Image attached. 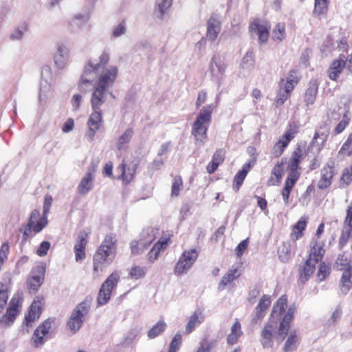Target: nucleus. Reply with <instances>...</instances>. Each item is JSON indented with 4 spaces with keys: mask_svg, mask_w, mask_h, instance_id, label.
<instances>
[{
    "mask_svg": "<svg viewBox=\"0 0 352 352\" xmlns=\"http://www.w3.org/2000/svg\"><path fill=\"white\" fill-rule=\"evenodd\" d=\"M117 246L116 235L115 234H106L93 256L92 275L94 278H99L105 267L114 261L117 253Z\"/></svg>",
    "mask_w": 352,
    "mask_h": 352,
    "instance_id": "1",
    "label": "nucleus"
},
{
    "mask_svg": "<svg viewBox=\"0 0 352 352\" xmlns=\"http://www.w3.org/2000/svg\"><path fill=\"white\" fill-rule=\"evenodd\" d=\"M47 217H41L38 210H32L28 223L23 224L20 229V232L23 233L22 243H26L30 238L41 232L47 226Z\"/></svg>",
    "mask_w": 352,
    "mask_h": 352,
    "instance_id": "2",
    "label": "nucleus"
},
{
    "mask_svg": "<svg viewBox=\"0 0 352 352\" xmlns=\"http://www.w3.org/2000/svg\"><path fill=\"white\" fill-rule=\"evenodd\" d=\"M213 110V104L204 107L194 122L192 134L197 141H200L203 143L207 138L208 126L205 124H209L211 122Z\"/></svg>",
    "mask_w": 352,
    "mask_h": 352,
    "instance_id": "3",
    "label": "nucleus"
},
{
    "mask_svg": "<svg viewBox=\"0 0 352 352\" xmlns=\"http://www.w3.org/2000/svg\"><path fill=\"white\" fill-rule=\"evenodd\" d=\"M310 148L305 141H301L296 144L288 161L289 175H297L299 178L301 170L300 164L309 155Z\"/></svg>",
    "mask_w": 352,
    "mask_h": 352,
    "instance_id": "4",
    "label": "nucleus"
},
{
    "mask_svg": "<svg viewBox=\"0 0 352 352\" xmlns=\"http://www.w3.org/2000/svg\"><path fill=\"white\" fill-rule=\"evenodd\" d=\"M336 264L340 270L343 271L339 286L342 292L346 294L352 288V255H339Z\"/></svg>",
    "mask_w": 352,
    "mask_h": 352,
    "instance_id": "5",
    "label": "nucleus"
},
{
    "mask_svg": "<svg viewBox=\"0 0 352 352\" xmlns=\"http://www.w3.org/2000/svg\"><path fill=\"white\" fill-rule=\"evenodd\" d=\"M109 61V54L107 52H103L99 56V61L94 64L89 61L85 66L83 72L81 75L79 82L80 89L82 88L83 85L91 84L96 78L98 72L104 69Z\"/></svg>",
    "mask_w": 352,
    "mask_h": 352,
    "instance_id": "6",
    "label": "nucleus"
},
{
    "mask_svg": "<svg viewBox=\"0 0 352 352\" xmlns=\"http://www.w3.org/2000/svg\"><path fill=\"white\" fill-rule=\"evenodd\" d=\"M344 69L349 74H352V53L348 56L340 54L338 58L333 60L327 69V76L330 80L338 82Z\"/></svg>",
    "mask_w": 352,
    "mask_h": 352,
    "instance_id": "7",
    "label": "nucleus"
},
{
    "mask_svg": "<svg viewBox=\"0 0 352 352\" xmlns=\"http://www.w3.org/2000/svg\"><path fill=\"white\" fill-rule=\"evenodd\" d=\"M90 304L91 300L85 299L79 303L72 311L67 325L73 333H76L81 327L84 317L89 311Z\"/></svg>",
    "mask_w": 352,
    "mask_h": 352,
    "instance_id": "8",
    "label": "nucleus"
},
{
    "mask_svg": "<svg viewBox=\"0 0 352 352\" xmlns=\"http://www.w3.org/2000/svg\"><path fill=\"white\" fill-rule=\"evenodd\" d=\"M22 293H16L12 298L6 313L0 319V327L10 326L20 313L23 303Z\"/></svg>",
    "mask_w": 352,
    "mask_h": 352,
    "instance_id": "9",
    "label": "nucleus"
},
{
    "mask_svg": "<svg viewBox=\"0 0 352 352\" xmlns=\"http://www.w3.org/2000/svg\"><path fill=\"white\" fill-rule=\"evenodd\" d=\"M119 280V274L117 272H114L102 284L97 298L98 305H104L108 302L111 298L112 290L116 287Z\"/></svg>",
    "mask_w": 352,
    "mask_h": 352,
    "instance_id": "10",
    "label": "nucleus"
},
{
    "mask_svg": "<svg viewBox=\"0 0 352 352\" xmlns=\"http://www.w3.org/2000/svg\"><path fill=\"white\" fill-rule=\"evenodd\" d=\"M271 30L270 23L266 19H254L249 25V31L258 36L259 44L266 43L270 38Z\"/></svg>",
    "mask_w": 352,
    "mask_h": 352,
    "instance_id": "11",
    "label": "nucleus"
},
{
    "mask_svg": "<svg viewBox=\"0 0 352 352\" xmlns=\"http://www.w3.org/2000/svg\"><path fill=\"white\" fill-rule=\"evenodd\" d=\"M56 319L49 318L34 330L32 337L34 346L38 347L44 343L45 336L55 328Z\"/></svg>",
    "mask_w": 352,
    "mask_h": 352,
    "instance_id": "12",
    "label": "nucleus"
},
{
    "mask_svg": "<svg viewBox=\"0 0 352 352\" xmlns=\"http://www.w3.org/2000/svg\"><path fill=\"white\" fill-rule=\"evenodd\" d=\"M98 162L92 160L88 168L87 173L80 180L77 190L80 195H87L94 188V174L97 170Z\"/></svg>",
    "mask_w": 352,
    "mask_h": 352,
    "instance_id": "13",
    "label": "nucleus"
},
{
    "mask_svg": "<svg viewBox=\"0 0 352 352\" xmlns=\"http://www.w3.org/2000/svg\"><path fill=\"white\" fill-rule=\"evenodd\" d=\"M91 234L89 229L81 230L77 236L74 252L76 262H81L86 258V247L88 243L89 236Z\"/></svg>",
    "mask_w": 352,
    "mask_h": 352,
    "instance_id": "14",
    "label": "nucleus"
},
{
    "mask_svg": "<svg viewBox=\"0 0 352 352\" xmlns=\"http://www.w3.org/2000/svg\"><path fill=\"white\" fill-rule=\"evenodd\" d=\"M45 304V298L43 296H36L29 307L28 312L25 316L26 326H32V323L38 320L43 311Z\"/></svg>",
    "mask_w": 352,
    "mask_h": 352,
    "instance_id": "15",
    "label": "nucleus"
},
{
    "mask_svg": "<svg viewBox=\"0 0 352 352\" xmlns=\"http://www.w3.org/2000/svg\"><path fill=\"white\" fill-rule=\"evenodd\" d=\"M118 72V69L116 66H111L109 69L102 71L99 74L94 86L108 90L114 84Z\"/></svg>",
    "mask_w": 352,
    "mask_h": 352,
    "instance_id": "16",
    "label": "nucleus"
},
{
    "mask_svg": "<svg viewBox=\"0 0 352 352\" xmlns=\"http://www.w3.org/2000/svg\"><path fill=\"white\" fill-rule=\"evenodd\" d=\"M138 164L136 162H131L126 164L123 161L118 167V170L120 172L118 179L121 180L125 185L129 184L135 178Z\"/></svg>",
    "mask_w": 352,
    "mask_h": 352,
    "instance_id": "17",
    "label": "nucleus"
},
{
    "mask_svg": "<svg viewBox=\"0 0 352 352\" xmlns=\"http://www.w3.org/2000/svg\"><path fill=\"white\" fill-rule=\"evenodd\" d=\"M297 310V306L295 303L292 304L287 313L282 318L278 329V333L282 338V340L285 338L287 335L289 329L291 327V323L294 318V314Z\"/></svg>",
    "mask_w": 352,
    "mask_h": 352,
    "instance_id": "18",
    "label": "nucleus"
},
{
    "mask_svg": "<svg viewBox=\"0 0 352 352\" xmlns=\"http://www.w3.org/2000/svg\"><path fill=\"white\" fill-rule=\"evenodd\" d=\"M45 277V270L43 267H37L33 270L28 280V291L30 294H36L43 285Z\"/></svg>",
    "mask_w": 352,
    "mask_h": 352,
    "instance_id": "19",
    "label": "nucleus"
},
{
    "mask_svg": "<svg viewBox=\"0 0 352 352\" xmlns=\"http://www.w3.org/2000/svg\"><path fill=\"white\" fill-rule=\"evenodd\" d=\"M102 122V110L93 111L90 114L88 121V131L86 136L89 141H92L96 135V133L100 129Z\"/></svg>",
    "mask_w": 352,
    "mask_h": 352,
    "instance_id": "20",
    "label": "nucleus"
},
{
    "mask_svg": "<svg viewBox=\"0 0 352 352\" xmlns=\"http://www.w3.org/2000/svg\"><path fill=\"white\" fill-rule=\"evenodd\" d=\"M241 266H237L230 269L221 278V281L218 284V290L223 291L227 287L233 285L235 280L239 278L241 275Z\"/></svg>",
    "mask_w": 352,
    "mask_h": 352,
    "instance_id": "21",
    "label": "nucleus"
},
{
    "mask_svg": "<svg viewBox=\"0 0 352 352\" xmlns=\"http://www.w3.org/2000/svg\"><path fill=\"white\" fill-rule=\"evenodd\" d=\"M170 237H161L155 243L147 254L148 261L150 263L155 262L159 257L160 253L164 252L170 243Z\"/></svg>",
    "mask_w": 352,
    "mask_h": 352,
    "instance_id": "22",
    "label": "nucleus"
},
{
    "mask_svg": "<svg viewBox=\"0 0 352 352\" xmlns=\"http://www.w3.org/2000/svg\"><path fill=\"white\" fill-rule=\"evenodd\" d=\"M334 175L335 168L333 165L326 164L321 169V177L318 183V188L320 190L328 188L332 184Z\"/></svg>",
    "mask_w": 352,
    "mask_h": 352,
    "instance_id": "23",
    "label": "nucleus"
},
{
    "mask_svg": "<svg viewBox=\"0 0 352 352\" xmlns=\"http://www.w3.org/2000/svg\"><path fill=\"white\" fill-rule=\"evenodd\" d=\"M256 159H252L248 162L244 164L240 170L234 177L232 188L235 192H238L241 187L248 173L254 166Z\"/></svg>",
    "mask_w": 352,
    "mask_h": 352,
    "instance_id": "24",
    "label": "nucleus"
},
{
    "mask_svg": "<svg viewBox=\"0 0 352 352\" xmlns=\"http://www.w3.org/2000/svg\"><path fill=\"white\" fill-rule=\"evenodd\" d=\"M221 30V22L217 15L212 14L207 22L206 38L212 42L217 40Z\"/></svg>",
    "mask_w": 352,
    "mask_h": 352,
    "instance_id": "25",
    "label": "nucleus"
},
{
    "mask_svg": "<svg viewBox=\"0 0 352 352\" xmlns=\"http://www.w3.org/2000/svg\"><path fill=\"white\" fill-rule=\"evenodd\" d=\"M107 89L94 86L90 103L93 111L102 110L101 107L107 100Z\"/></svg>",
    "mask_w": 352,
    "mask_h": 352,
    "instance_id": "26",
    "label": "nucleus"
},
{
    "mask_svg": "<svg viewBox=\"0 0 352 352\" xmlns=\"http://www.w3.org/2000/svg\"><path fill=\"white\" fill-rule=\"evenodd\" d=\"M275 327L272 322H267L261 333V343L263 348H272L274 346L273 335Z\"/></svg>",
    "mask_w": 352,
    "mask_h": 352,
    "instance_id": "27",
    "label": "nucleus"
},
{
    "mask_svg": "<svg viewBox=\"0 0 352 352\" xmlns=\"http://www.w3.org/2000/svg\"><path fill=\"white\" fill-rule=\"evenodd\" d=\"M271 305V298L268 295L264 294L260 299L256 307V315L252 320V324H257L265 316V311Z\"/></svg>",
    "mask_w": 352,
    "mask_h": 352,
    "instance_id": "28",
    "label": "nucleus"
},
{
    "mask_svg": "<svg viewBox=\"0 0 352 352\" xmlns=\"http://www.w3.org/2000/svg\"><path fill=\"white\" fill-rule=\"evenodd\" d=\"M308 223L307 217H301L299 220L292 226L290 239L296 242L304 236V232L306 230Z\"/></svg>",
    "mask_w": 352,
    "mask_h": 352,
    "instance_id": "29",
    "label": "nucleus"
},
{
    "mask_svg": "<svg viewBox=\"0 0 352 352\" xmlns=\"http://www.w3.org/2000/svg\"><path fill=\"white\" fill-rule=\"evenodd\" d=\"M226 150L224 148H218L214 153L212 160L207 164L206 170L209 174L214 173L219 166L223 163L226 158Z\"/></svg>",
    "mask_w": 352,
    "mask_h": 352,
    "instance_id": "30",
    "label": "nucleus"
},
{
    "mask_svg": "<svg viewBox=\"0 0 352 352\" xmlns=\"http://www.w3.org/2000/svg\"><path fill=\"white\" fill-rule=\"evenodd\" d=\"M315 270V264H312L309 263V261H306L304 264L299 267L298 284L299 285H305L308 281L309 278L313 275Z\"/></svg>",
    "mask_w": 352,
    "mask_h": 352,
    "instance_id": "31",
    "label": "nucleus"
},
{
    "mask_svg": "<svg viewBox=\"0 0 352 352\" xmlns=\"http://www.w3.org/2000/svg\"><path fill=\"white\" fill-rule=\"evenodd\" d=\"M204 320L205 316L203 311L201 309L195 310L189 318L184 333L186 335L191 333L197 326L204 322Z\"/></svg>",
    "mask_w": 352,
    "mask_h": 352,
    "instance_id": "32",
    "label": "nucleus"
},
{
    "mask_svg": "<svg viewBox=\"0 0 352 352\" xmlns=\"http://www.w3.org/2000/svg\"><path fill=\"white\" fill-rule=\"evenodd\" d=\"M284 173V163L283 161L277 162L272 170L271 175L267 182V185L268 186H273L280 184Z\"/></svg>",
    "mask_w": 352,
    "mask_h": 352,
    "instance_id": "33",
    "label": "nucleus"
},
{
    "mask_svg": "<svg viewBox=\"0 0 352 352\" xmlns=\"http://www.w3.org/2000/svg\"><path fill=\"white\" fill-rule=\"evenodd\" d=\"M325 253L323 245L318 242H316L310 248L308 258L307 261L312 264H316L321 261Z\"/></svg>",
    "mask_w": 352,
    "mask_h": 352,
    "instance_id": "34",
    "label": "nucleus"
},
{
    "mask_svg": "<svg viewBox=\"0 0 352 352\" xmlns=\"http://www.w3.org/2000/svg\"><path fill=\"white\" fill-rule=\"evenodd\" d=\"M284 82L283 78L279 82V90L274 99V105L276 108L282 106L291 97L292 92L293 91L289 89L288 86H282L281 84Z\"/></svg>",
    "mask_w": 352,
    "mask_h": 352,
    "instance_id": "35",
    "label": "nucleus"
},
{
    "mask_svg": "<svg viewBox=\"0 0 352 352\" xmlns=\"http://www.w3.org/2000/svg\"><path fill=\"white\" fill-rule=\"evenodd\" d=\"M318 89V84L317 80H310L305 94V102L307 106L311 105L314 103L317 96Z\"/></svg>",
    "mask_w": 352,
    "mask_h": 352,
    "instance_id": "36",
    "label": "nucleus"
},
{
    "mask_svg": "<svg viewBox=\"0 0 352 352\" xmlns=\"http://www.w3.org/2000/svg\"><path fill=\"white\" fill-rule=\"evenodd\" d=\"M298 178L297 175H289L287 176L284 187L281 191V195L284 201V203L287 205L289 204V199L291 191L293 187L295 186Z\"/></svg>",
    "mask_w": 352,
    "mask_h": 352,
    "instance_id": "37",
    "label": "nucleus"
},
{
    "mask_svg": "<svg viewBox=\"0 0 352 352\" xmlns=\"http://www.w3.org/2000/svg\"><path fill=\"white\" fill-rule=\"evenodd\" d=\"M134 131L132 128H128L118 138L117 142V148L119 151H126L129 148V144L133 136Z\"/></svg>",
    "mask_w": 352,
    "mask_h": 352,
    "instance_id": "38",
    "label": "nucleus"
},
{
    "mask_svg": "<svg viewBox=\"0 0 352 352\" xmlns=\"http://www.w3.org/2000/svg\"><path fill=\"white\" fill-rule=\"evenodd\" d=\"M243 335L241 329V324L240 322L236 320L231 327L230 333L227 336V343L229 345L236 344L239 338Z\"/></svg>",
    "mask_w": 352,
    "mask_h": 352,
    "instance_id": "39",
    "label": "nucleus"
},
{
    "mask_svg": "<svg viewBox=\"0 0 352 352\" xmlns=\"http://www.w3.org/2000/svg\"><path fill=\"white\" fill-rule=\"evenodd\" d=\"M152 241L153 239H150L146 241L142 238L132 241L130 244L131 254L135 256L142 254L148 248Z\"/></svg>",
    "mask_w": 352,
    "mask_h": 352,
    "instance_id": "40",
    "label": "nucleus"
},
{
    "mask_svg": "<svg viewBox=\"0 0 352 352\" xmlns=\"http://www.w3.org/2000/svg\"><path fill=\"white\" fill-rule=\"evenodd\" d=\"M291 141L292 140L285 135H281L272 148V154L276 157L282 155Z\"/></svg>",
    "mask_w": 352,
    "mask_h": 352,
    "instance_id": "41",
    "label": "nucleus"
},
{
    "mask_svg": "<svg viewBox=\"0 0 352 352\" xmlns=\"http://www.w3.org/2000/svg\"><path fill=\"white\" fill-rule=\"evenodd\" d=\"M329 3L330 0H314L313 14L319 18L327 15Z\"/></svg>",
    "mask_w": 352,
    "mask_h": 352,
    "instance_id": "42",
    "label": "nucleus"
},
{
    "mask_svg": "<svg viewBox=\"0 0 352 352\" xmlns=\"http://www.w3.org/2000/svg\"><path fill=\"white\" fill-rule=\"evenodd\" d=\"M287 305V296L286 294L282 295L274 303L271 314L272 317H278L285 312Z\"/></svg>",
    "mask_w": 352,
    "mask_h": 352,
    "instance_id": "43",
    "label": "nucleus"
},
{
    "mask_svg": "<svg viewBox=\"0 0 352 352\" xmlns=\"http://www.w3.org/2000/svg\"><path fill=\"white\" fill-rule=\"evenodd\" d=\"M277 254L282 262H287L292 255V245L290 241H284L278 248Z\"/></svg>",
    "mask_w": 352,
    "mask_h": 352,
    "instance_id": "44",
    "label": "nucleus"
},
{
    "mask_svg": "<svg viewBox=\"0 0 352 352\" xmlns=\"http://www.w3.org/2000/svg\"><path fill=\"white\" fill-rule=\"evenodd\" d=\"M147 267L138 265H133L129 271V278L138 280L144 278L147 274Z\"/></svg>",
    "mask_w": 352,
    "mask_h": 352,
    "instance_id": "45",
    "label": "nucleus"
},
{
    "mask_svg": "<svg viewBox=\"0 0 352 352\" xmlns=\"http://www.w3.org/2000/svg\"><path fill=\"white\" fill-rule=\"evenodd\" d=\"M352 184V162L351 164L343 169L340 180L339 187L345 188Z\"/></svg>",
    "mask_w": 352,
    "mask_h": 352,
    "instance_id": "46",
    "label": "nucleus"
},
{
    "mask_svg": "<svg viewBox=\"0 0 352 352\" xmlns=\"http://www.w3.org/2000/svg\"><path fill=\"white\" fill-rule=\"evenodd\" d=\"M286 38L285 23L280 22L276 24L272 30V40L280 43Z\"/></svg>",
    "mask_w": 352,
    "mask_h": 352,
    "instance_id": "47",
    "label": "nucleus"
},
{
    "mask_svg": "<svg viewBox=\"0 0 352 352\" xmlns=\"http://www.w3.org/2000/svg\"><path fill=\"white\" fill-rule=\"evenodd\" d=\"M299 342V337L297 331L294 330L290 332L286 342L284 345L283 350L285 352H291L296 349L297 343Z\"/></svg>",
    "mask_w": 352,
    "mask_h": 352,
    "instance_id": "48",
    "label": "nucleus"
},
{
    "mask_svg": "<svg viewBox=\"0 0 352 352\" xmlns=\"http://www.w3.org/2000/svg\"><path fill=\"white\" fill-rule=\"evenodd\" d=\"M300 80V76L298 71L296 69H291L288 73V76L284 83V86H288L289 89L292 91L295 87L298 84Z\"/></svg>",
    "mask_w": 352,
    "mask_h": 352,
    "instance_id": "49",
    "label": "nucleus"
},
{
    "mask_svg": "<svg viewBox=\"0 0 352 352\" xmlns=\"http://www.w3.org/2000/svg\"><path fill=\"white\" fill-rule=\"evenodd\" d=\"M167 325L164 320H159L148 331L147 336L150 339H153L161 335L166 329Z\"/></svg>",
    "mask_w": 352,
    "mask_h": 352,
    "instance_id": "50",
    "label": "nucleus"
},
{
    "mask_svg": "<svg viewBox=\"0 0 352 352\" xmlns=\"http://www.w3.org/2000/svg\"><path fill=\"white\" fill-rule=\"evenodd\" d=\"M191 267L192 266L180 256L175 265L173 272L176 276H181L186 274Z\"/></svg>",
    "mask_w": 352,
    "mask_h": 352,
    "instance_id": "51",
    "label": "nucleus"
},
{
    "mask_svg": "<svg viewBox=\"0 0 352 352\" xmlns=\"http://www.w3.org/2000/svg\"><path fill=\"white\" fill-rule=\"evenodd\" d=\"M352 155V133H350L338 151V156L342 158Z\"/></svg>",
    "mask_w": 352,
    "mask_h": 352,
    "instance_id": "52",
    "label": "nucleus"
},
{
    "mask_svg": "<svg viewBox=\"0 0 352 352\" xmlns=\"http://www.w3.org/2000/svg\"><path fill=\"white\" fill-rule=\"evenodd\" d=\"M199 251L196 248L184 250L180 255L182 258L186 260L192 267L197 260Z\"/></svg>",
    "mask_w": 352,
    "mask_h": 352,
    "instance_id": "53",
    "label": "nucleus"
},
{
    "mask_svg": "<svg viewBox=\"0 0 352 352\" xmlns=\"http://www.w3.org/2000/svg\"><path fill=\"white\" fill-rule=\"evenodd\" d=\"M184 188V182L180 175H176L173 178V181L171 186V197H179L180 192Z\"/></svg>",
    "mask_w": 352,
    "mask_h": 352,
    "instance_id": "54",
    "label": "nucleus"
},
{
    "mask_svg": "<svg viewBox=\"0 0 352 352\" xmlns=\"http://www.w3.org/2000/svg\"><path fill=\"white\" fill-rule=\"evenodd\" d=\"M214 63L215 64L216 67H217L218 72L221 74H223L225 73V71L227 67V65L225 63L224 60H221L219 57L214 56L212 58L211 63H210V70H211L212 73H213V72H214V68H213Z\"/></svg>",
    "mask_w": 352,
    "mask_h": 352,
    "instance_id": "55",
    "label": "nucleus"
},
{
    "mask_svg": "<svg viewBox=\"0 0 352 352\" xmlns=\"http://www.w3.org/2000/svg\"><path fill=\"white\" fill-rule=\"evenodd\" d=\"M330 266L327 265L324 262H321L317 272V278L320 281H322L330 274Z\"/></svg>",
    "mask_w": 352,
    "mask_h": 352,
    "instance_id": "56",
    "label": "nucleus"
},
{
    "mask_svg": "<svg viewBox=\"0 0 352 352\" xmlns=\"http://www.w3.org/2000/svg\"><path fill=\"white\" fill-rule=\"evenodd\" d=\"M298 131L299 126L295 122H292L289 123L287 130L283 135L293 140Z\"/></svg>",
    "mask_w": 352,
    "mask_h": 352,
    "instance_id": "57",
    "label": "nucleus"
},
{
    "mask_svg": "<svg viewBox=\"0 0 352 352\" xmlns=\"http://www.w3.org/2000/svg\"><path fill=\"white\" fill-rule=\"evenodd\" d=\"M182 344V335L179 333L175 334L170 342L168 352H177L179 351Z\"/></svg>",
    "mask_w": 352,
    "mask_h": 352,
    "instance_id": "58",
    "label": "nucleus"
},
{
    "mask_svg": "<svg viewBox=\"0 0 352 352\" xmlns=\"http://www.w3.org/2000/svg\"><path fill=\"white\" fill-rule=\"evenodd\" d=\"M8 291L7 288H6L5 285L1 283H0V313L3 309L4 307L7 303V300L8 298Z\"/></svg>",
    "mask_w": 352,
    "mask_h": 352,
    "instance_id": "59",
    "label": "nucleus"
},
{
    "mask_svg": "<svg viewBox=\"0 0 352 352\" xmlns=\"http://www.w3.org/2000/svg\"><path fill=\"white\" fill-rule=\"evenodd\" d=\"M349 118L346 114L343 116L342 120L337 124L334 131L336 135L341 133L349 124Z\"/></svg>",
    "mask_w": 352,
    "mask_h": 352,
    "instance_id": "60",
    "label": "nucleus"
},
{
    "mask_svg": "<svg viewBox=\"0 0 352 352\" xmlns=\"http://www.w3.org/2000/svg\"><path fill=\"white\" fill-rule=\"evenodd\" d=\"M344 226L349 228V232H352V201L346 209V215L344 221Z\"/></svg>",
    "mask_w": 352,
    "mask_h": 352,
    "instance_id": "61",
    "label": "nucleus"
},
{
    "mask_svg": "<svg viewBox=\"0 0 352 352\" xmlns=\"http://www.w3.org/2000/svg\"><path fill=\"white\" fill-rule=\"evenodd\" d=\"M248 239H244L241 241L235 248V253L239 258H240L248 249Z\"/></svg>",
    "mask_w": 352,
    "mask_h": 352,
    "instance_id": "62",
    "label": "nucleus"
},
{
    "mask_svg": "<svg viewBox=\"0 0 352 352\" xmlns=\"http://www.w3.org/2000/svg\"><path fill=\"white\" fill-rule=\"evenodd\" d=\"M50 248V243L48 241H43L36 250V254L39 256H46Z\"/></svg>",
    "mask_w": 352,
    "mask_h": 352,
    "instance_id": "63",
    "label": "nucleus"
},
{
    "mask_svg": "<svg viewBox=\"0 0 352 352\" xmlns=\"http://www.w3.org/2000/svg\"><path fill=\"white\" fill-rule=\"evenodd\" d=\"M212 344V342L208 340H204L196 352H210Z\"/></svg>",
    "mask_w": 352,
    "mask_h": 352,
    "instance_id": "64",
    "label": "nucleus"
}]
</instances>
